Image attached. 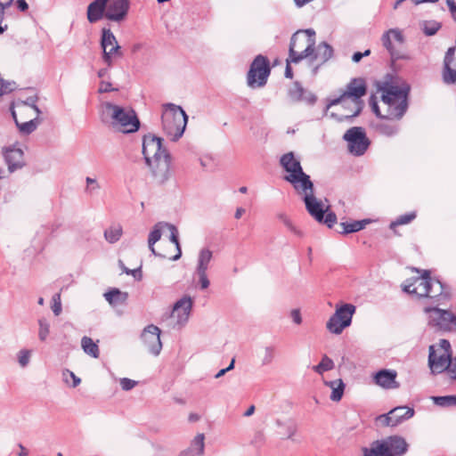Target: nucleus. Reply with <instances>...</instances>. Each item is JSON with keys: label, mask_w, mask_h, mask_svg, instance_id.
Instances as JSON below:
<instances>
[{"label": "nucleus", "mask_w": 456, "mask_h": 456, "mask_svg": "<svg viewBox=\"0 0 456 456\" xmlns=\"http://www.w3.org/2000/svg\"><path fill=\"white\" fill-rule=\"evenodd\" d=\"M379 90L381 92V102L385 108V114H381L374 97H371L370 104L373 112L379 118L374 124V128L379 134L391 137L398 133V121L407 110V96L410 87L406 85L399 86L393 84H386Z\"/></svg>", "instance_id": "nucleus-1"}, {"label": "nucleus", "mask_w": 456, "mask_h": 456, "mask_svg": "<svg viewBox=\"0 0 456 456\" xmlns=\"http://www.w3.org/2000/svg\"><path fill=\"white\" fill-rule=\"evenodd\" d=\"M101 118L103 123L109 124L113 130L123 134H132L140 128V121L134 110L111 102L102 104Z\"/></svg>", "instance_id": "nucleus-4"}, {"label": "nucleus", "mask_w": 456, "mask_h": 456, "mask_svg": "<svg viewBox=\"0 0 456 456\" xmlns=\"http://www.w3.org/2000/svg\"><path fill=\"white\" fill-rule=\"evenodd\" d=\"M51 308L55 316H59L61 314L62 306L60 293H56L53 296Z\"/></svg>", "instance_id": "nucleus-47"}, {"label": "nucleus", "mask_w": 456, "mask_h": 456, "mask_svg": "<svg viewBox=\"0 0 456 456\" xmlns=\"http://www.w3.org/2000/svg\"><path fill=\"white\" fill-rule=\"evenodd\" d=\"M302 200L310 216L316 221H321L322 219V214L325 213L326 208L322 201L315 197L314 192L305 194V197H303Z\"/></svg>", "instance_id": "nucleus-26"}, {"label": "nucleus", "mask_w": 456, "mask_h": 456, "mask_svg": "<svg viewBox=\"0 0 456 456\" xmlns=\"http://www.w3.org/2000/svg\"><path fill=\"white\" fill-rule=\"evenodd\" d=\"M62 379L66 384L69 383V379L72 380V387H77L81 382V379L78 377H77L73 371L69 370H64L62 371Z\"/></svg>", "instance_id": "nucleus-45"}, {"label": "nucleus", "mask_w": 456, "mask_h": 456, "mask_svg": "<svg viewBox=\"0 0 456 456\" xmlns=\"http://www.w3.org/2000/svg\"><path fill=\"white\" fill-rule=\"evenodd\" d=\"M452 353L451 344L446 339H441L438 344L429 346L428 365L432 373L452 371Z\"/></svg>", "instance_id": "nucleus-9"}, {"label": "nucleus", "mask_w": 456, "mask_h": 456, "mask_svg": "<svg viewBox=\"0 0 456 456\" xmlns=\"http://www.w3.org/2000/svg\"><path fill=\"white\" fill-rule=\"evenodd\" d=\"M414 409L408 406H397L388 413L379 416L378 419L387 427H395L411 419L414 415Z\"/></svg>", "instance_id": "nucleus-16"}, {"label": "nucleus", "mask_w": 456, "mask_h": 456, "mask_svg": "<svg viewBox=\"0 0 456 456\" xmlns=\"http://www.w3.org/2000/svg\"><path fill=\"white\" fill-rule=\"evenodd\" d=\"M162 128L167 138L177 141L184 133L188 117L182 107L174 103L163 105Z\"/></svg>", "instance_id": "nucleus-5"}, {"label": "nucleus", "mask_w": 456, "mask_h": 456, "mask_svg": "<svg viewBox=\"0 0 456 456\" xmlns=\"http://www.w3.org/2000/svg\"><path fill=\"white\" fill-rule=\"evenodd\" d=\"M186 450L203 456L205 452V435L202 433L196 435Z\"/></svg>", "instance_id": "nucleus-35"}, {"label": "nucleus", "mask_w": 456, "mask_h": 456, "mask_svg": "<svg viewBox=\"0 0 456 456\" xmlns=\"http://www.w3.org/2000/svg\"><path fill=\"white\" fill-rule=\"evenodd\" d=\"M212 257L213 252L208 248H202L199 252L195 273L199 278L201 289H206L209 287L210 281L207 272L209 268Z\"/></svg>", "instance_id": "nucleus-17"}, {"label": "nucleus", "mask_w": 456, "mask_h": 456, "mask_svg": "<svg viewBox=\"0 0 456 456\" xmlns=\"http://www.w3.org/2000/svg\"><path fill=\"white\" fill-rule=\"evenodd\" d=\"M440 24L436 21H425L422 25V29L425 35L433 36L440 28Z\"/></svg>", "instance_id": "nucleus-44"}, {"label": "nucleus", "mask_w": 456, "mask_h": 456, "mask_svg": "<svg viewBox=\"0 0 456 456\" xmlns=\"http://www.w3.org/2000/svg\"><path fill=\"white\" fill-rule=\"evenodd\" d=\"M142 154L155 182L159 184L165 183L171 175V159L162 145V139L153 134L145 135L142 140Z\"/></svg>", "instance_id": "nucleus-2"}, {"label": "nucleus", "mask_w": 456, "mask_h": 456, "mask_svg": "<svg viewBox=\"0 0 456 456\" xmlns=\"http://www.w3.org/2000/svg\"><path fill=\"white\" fill-rule=\"evenodd\" d=\"M17 357L20 366L25 368L30 362L31 351L28 349H21L19 351Z\"/></svg>", "instance_id": "nucleus-46"}, {"label": "nucleus", "mask_w": 456, "mask_h": 456, "mask_svg": "<svg viewBox=\"0 0 456 456\" xmlns=\"http://www.w3.org/2000/svg\"><path fill=\"white\" fill-rule=\"evenodd\" d=\"M370 221L368 219L361 221L343 222L341 226L343 227L342 233L347 234L351 232H356L362 230Z\"/></svg>", "instance_id": "nucleus-38"}, {"label": "nucleus", "mask_w": 456, "mask_h": 456, "mask_svg": "<svg viewBox=\"0 0 456 456\" xmlns=\"http://www.w3.org/2000/svg\"><path fill=\"white\" fill-rule=\"evenodd\" d=\"M81 346L86 354L94 358L99 357L100 352L98 345L94 343L91 338L86 336L83 337L81 339Z\"/></svg>", "instance_id": "nucleus-37"}, {"label": "nucleus", "mask_w": 456, "mask_h": 456, "mask_svg": "<svg viewBox=\"0 0 456 456\" xmlns=\"http://www.w3.org/2000/svg\"><path fill=\"white\" fill-rule=\"evenodd\" d=\"M276 424L278 427L284 429V432L281 434L285 438L293 442H298V440L296 438V435L297 433V426L293 420L289 419L286 421H281L278 419Z\"/></svg>", "instance_id": "nucleus-31"}, {"label": "nucleus", "mask_w": 456, "mask_h": 456, "mask_svg": "<svg viewBox=\"0 0 456 456\" xmlns=\"http://www.w3.org/2000/svg\"><path fill=\"white\" fill-rule=\"evenodd\" d=\"M424 312L431 328L443 331L456 330V316L452 312L438 307H425Z\"/></svg>", "instance_id": "nucleus-11"}, {"label": "nucleus", "mask_w": 456, "mask_h": 456, "mask_svg": "<svg viewBox=\"0 0 456 456\" xmlns=\"http://www.w3.org/2000/svg\"><path fill=\"white\" fill-rule=\"evenodd\" d=\"M442 77L447 85L456 83V46L450 47L445 53Z\"/></svg>", "instance_id": "nucleus-22"}, {"label": "nucleus", "mask_w": 456, "mask_h": 456, "mask_svg": "<svg viewBox=\"0 0 456 456\" xmlns=\"http://www.w3.org/2000/svg\"><path fill=\"white\" fill-rule=\"evenodd\" d=\"M397 372L395 370H380L374 376L375 383L385 389H395L400 387L396 381Z\"/></svg>", "instance_id": "nucleus-25"}, {"label": "nucleus", "mask_w": 456, "mask_h": 456, "mask_svg": "<svg viewBox=\"0 0 456 456\" xmlns=\"http://www.w3.org/2000/svg\"><path fill=\"white\" fill-rule=\"evenodd\" d=\"M244 213H245V209L243 208H238L235 211L234 217L236 219H240Z\"/></svg>", "instance_id": "nucleus-62"}, {"label": "nucleus", "mask_w": 456, "mask_h": 456, "mask_svg": "<svg viewBox=\"0 0 456 456\" xmlns=\"http://www.w3.org/2000/svg\"><path fill=\"white\" fill-rule=\"evenodd\" d=\"M403 290L419 297L436 298L443 295L444 286L440 281L432 279L429 271H423L421 276L407 280Z\"/></svg>", "instance_id": "nucleus-6"}, {"label": "nucleus", "mask_w": 456, "mask_h": 456, "mask_svg": "<svg viewBox=\"0 0 456 456\" xmlns=\"http://www.w3.org/2000/svg\"><path fill=\"white\" fill-rule=\"evenodd\" d=\"M290 315H291V318H292L293 322L296 324L299 325V324L302 323V317H301L300 311L298 309H293L291 311Z\"/></svg>", "instance_id": "nucleus-56"}, {"label": "nucleus", "mask_w": 456, "mask_h": 456, "mask_svg": "<svg viewBox=\"0 0 456 456\" xmlns=\"http://www.w3.org/2000/svg\"><path fill=\"white\" fill-rule=\"evenodd\" d=\"M447 6L452 14V19L456 21V3L454 0H446Z\"/></svg>", "instance_id": "nucleus-57"}, {"label": "nucleus", "mask_w": 456, "mask_h": 456, "mask_svg": "<svg viewBox=\"0 0 456 456\" xmlns=\"http://www.w3.org/2000/svg\"><path fill=\"white\" fill-rule=\"evenodd\" d=\"M178 456H201V455L192 453L191 452H188L187 450H183V452H180V454Z\"/></svg>", "instance_id": "nucleus-64"}, {"label": "nucleus", "mask_w": 456, "mask_h": 456, "mask_svg": "<svg viewBox=\"0 0 456 456\" xmlns=\"http://www.w3.org/2000/svg\"><path fill=\"white\" fill-rule=\"evenodd\" d=\"M370 54V50H365L363 53L356 52L353 54L352 60L354 62H359L362 57L369 56Z\"/></svg>", "instance_id": "nucleus-55"}, {"label": "nucleus", "mask_w": 456, "mask_h": 456, "mask_svg": "<svg viewBox=\"0 0 456 456\" xmlns=\"http://www.w3.org/2000/svg\"><path fill=\"white\" fill-rule=\"evenodd\" d=\"M4 159L10 173L20 169L25 166L24 152L21 149L10 147L4 151Z\"/></svg>", "instance_id": "nucleus-24"}, {"label": "nucleus", "mask_w": 456, "mask_h": 456, "mask_svg": "<svg viewBox=\"0 0 456 456\" xmlns=\"http://www.w3.org/2000/svg\"><path fill=\"white\" fill-rule=\"evenodd\" d=\"M108 0H94L87 7V20L90 23H95L105 18Z\"/></svg>", "instance_id": "nucleus-28"}, {"label": "nucleus", "mask_w": 456, "mask_h": 456, "mask_svg": "<svg viewBox=\"0 0 456 456\" xmlns=\"http://www.w3.org/2000/svg\"><path fill=\"white\" fill-rule=\"evenodd\" d=\"M280 164L288 173L287 175H296L304 171L299 159L295 157L293 152L283 154L281 157Z\"/></svg>", "instance_id": "nucleus-27"}, {"label": "nucleus", "mask_w": 456, "mask_h": 456, "mask_svg": "<svg viewBox=\"0 0 456 456\" xmlns=\"http://www.w3.org/2000/svg\"><path fill=\"white\" fill-rule=\"evenodd\" d=\"M334 366V362L327 355H323L320 363L314 366L313 370L318 374H322L325 371L332 370Z\"/></svg>", "instance_id": "nucleus-39"}, {"label": "nucleus", "mask_w": 456, "mask_h": 456, "mask_svg": "<svg viewBox=\"0 0 456 456\" xmlns=\"http://www.w3.org/2000/svg\"><path fill=\"white\" fill-rule=\"evenodd\" d=\"M407 450L405 439L398 436L376 440L370 447L362 448L363 456H403Z\"/></svg>", "instance_id": "nucleus-7"}, {"label": "nucleus", "mask_w": 456, "mask_h": 456, "mask_svg": "<svg viewBox=\"0 0 456 456\" xmlns=\"http://www.w3.org/2000/svg\"><path fill=\"white\" fill-rule=\"evenodd\" d=\"M104 297L109 304L118 305L125 303L128 297V294L120 291L118 289H112L104 293Z\"/></svg>", "instance_id": "nucleus-34"}, {"label": "nucleus", "mask_w": 456, "mask_h": 456, "mask_svg": "<svg viewBox=\"0 0 456 456\" xmlns=\"http://www.w3.org/2000/svg\"><path fill=\"white\" fill-rule=\"evenodd\" d=\"M38 338L40 341L44 342L47 339L50 334V322L46 318H40L38 320Z\"/></svg>", "instance_id": "nucleus-40"}, {"label": "nucleus", "mask_w": 456, "mask_h": 456, "mask_svg": "<svg viewBox=\"0 0 456 456\" xmlns=\"http://www.w3.org/2000/svg\"><path fill=\"white\" fill-rule=\"evenodd\" d=\"M255 412V406L254 405H250L248 407V409L244 412V416L245 417H250L251 415H253Z\"/></svg>", "instance_id": "nucleus-63"}, {"label": "nucleus", "mask_w": 456, "mask_h": 456, "mask_svg": "<svg viewBox=\"0 0 456 456\" xmlns=\"http://www.w3.org/2000/svg\"><path fill=\"white\" fill-rule=\"evenodd\" d=\"M366 90V83L362 78H353L338 97L330 100L326 107V112L328 113L331 107L340 105L346 111L339 115L330 112V116L331 118L338 121H344L358 116L363 107L361 98L365 95Z\"/></svg>", "instance_id": "nucleus-3"}, {"label": "nucleus", "mask_w": 456, "mask_h": 456, "mask_svg": "<svg viewBox=\"0 0 456 456\" xmlns=\"http://www.w3.org/2000/svg\"><path fill=\"white\" fill-rule=\"evenodd\" d=\"M18 446L20 450V452L18 453V455L19 456H28V450L21 444H19Z\"/></svg>", "instance_id": "nucleus-61"}, {"label": "nucleus", "mask_w": 456, "mask_h": 456, "mask_svg": "<svg viewBox=\"0 0 456 456\" xmlns=\"http://www.w3.org/2000/svg\"><path fill=\"white\" fill-rule=\"evenodd\" d=\"M276 354V349L273 346H267L264 348V353L261 360V363L263 366L270 365Z\"/></svg>", "instance_id": "nucleus-41"}, {"label": "nucleus", "mask_w": 456, "mask_h": 456, "mask_svg": "<svg viewBox=\"0 0 456 456\" xmlns=\"http://www.w3.org/2000/svg\"><path fill=\"white\" fill-rule=\"evenodd\" d=\"M119 383L122 389L125 391H129L133 389L137 384L135 380L130 379L128 378L120 379Z\"/></svg>", "instance_id": "nucleus-53"}, {"label": "nucleus", "mask_w": 456, "mask_h": 456, "mask_svg": "<svg viewBox=\"0 0 456 456\" xmlns=\"http://www.w3.org/2000/svg\"><path fill=\"white\" fill-rule=\"evenodd\" d=\"M284 180L293 186L294 190L302 199L305 197V194L314 192V183L310 176L304 171L296 175H285Z\"/></svg>", "instance_id": "nucleus-21"}, {"label": "nucleus", "mask_w": 456, "mask_h": 456, "mask_svg": "<svg viewBox=\"0 0 456 456\" xmlns=\"http://www.w3.org/2000/svg\"><path fill=\"white\" fill-rule=\"evenodd\" d=\"M191 307L192 300L190 297H183L174 305L170 316L175 321L174 328L180 329L188 322Z\"/></svg>", "instance_id": "nucleus-18"}, {"label": "nucleus", "mask_w": 456, "mask_h": 456, "mask_svg": "<svg viewBox=\"0 0 456 456\" xmlns=\"http://www.w3.org/2000/svg\"><path fill=\"white\" fill-rule=\"evenodd\" d=\"M289 97L295 102H305L308 104H314L316 102V96L305 91L298 82H296L293 88L289 90Z\"/></svg>", "instance_id": "nucleus-30"}, {"label": "nucleus", "mask_w": 456, "mask_h": 456, "mask_svg": "<svg viewBox=\"0 0 456 456\" xmlns=\"http://www.w3.org/2000/svg\"><path fill=\"white\" fill-rule=\"evenodd\" d=\"M12 116L15 121L16 126L19 128V131L23 134H29L32 132H34L37 129L39 123L38 120H37V118H33L28 121L20 123L17 119L16 112L13 110H12Z\"/></svg>", "instance_id": "nucleus-33"}, {"label": "nucleus", "mask_w": 456, "mask_h": 456, "mask_svg": "<svg viewBox=\"0 0 456 456\" xmlns=\"http://www.w3.org/2000/svg\"><path fill=\"white\" fill-rule=\"evenodd\" d=\"M290 63H293L292 61H290V57L286 60V69H285V77L288 78L293 77V71L292 68L290 66Z\"/></svg>", "instance_id": "nucleus-58"}, {"label": "nucleus", "mask_w": 456, "mask_h": 456, "mask_svg": "<svg viewBox=\"0 0 456 456\" xmlns=\"http://www.w3.org/2000/svg\"><path fill=\"white\" fill-rule=\"evenodd\" d=\"M101 47L102 48V61L108 68L111 67L117 59L123 56L121 47L110 28H103L102 29Z\"/></svg>", "instance_id": "nucleus-12"}, {"label": "nucleus", "mask_w": 456, "mask_h": 456, "mask_svg": "<svg viewBox=\"0 0 456 456\" xmlns=\"http://www.w3.org/2000/svg\"><path fill=\"white\" fill-rule=\"evenodd\" d=\"M434 402L439 406L456 405V395H445L434 397Z\"/></svg>", "instance_id": "nucleus-43"}, {"label": "nucleus", "mask_w": 456, "mask_h": 456, "mask_svg": "<svg viewBox=\"0 0 456 456\" xmlns=\"http://www.w3.org/2000/svg\"><path fill=\"white\" fill-rule=\"evenodd\" d=\"M160 332L159 327L151 324L144 328L141 335L144 345L153 355H159L162 349Z\"/></svg>", "instance_id": "nucleus-19"}, {"label": "nucleus", "mask_w": 456, "mask_h": 456, "mask_svg": "<svg viewBox=\"0 0 456 456\" xmlns=\"http://www.w3.org/2000/svg\"><path fill=\"white\" fill-rule=\"evenodd\" d=\"M324 384L332 390L330 396V400L333 402L340 401L345 390V384L343 380L338 379L331 381H325Z\"/></svg>", "instance_id": "nucleus-32"}, {"label": "nucleus", "mask_w": 456, "mask_h": 456, "mask_svg": "<svg viewBox=\"0 0 456 456\" xmlns=\"http://www.w3.org/2000/svg\"><path fill=\"white\" fill-rule=\"evenodd\" d=\"M355 306L352 304L337 305L335 313L330 317L326 323L327 330L335 335H339L352 323Z\"/></svg>", "instance_id": "nucleus-10"}, {"label": "nucleus", "mask_w": 456, "mask_h": 456, "mask_svg": "<svg viewBox=\"0 0 456 456\" xmlns=\"http://www.w3.org/2000/svg\"><path fill=\"white\" fill-rule=\"evenodd\" d=\"M167 227L170 231V240L175 245L177 253L171 258L174 261L178 260L182 256V249L178 240V231L176 227L171 224L159 222L156 224L152 229V231L149 234L148 238V246L151 253L157 256V252L155 250L154 245L157 241H159L162 235L163 228Z\"/></svg>", "instance_id": "nucleus-14"}, {"label": "nucleus", "mask_w": 456, "mask_h": 456, "mask_svg": "<svg viewBox=\"0 0 456 456\" xmlns=\"http://www.w3.org/2000/svg\"><path fill=\"white\" fill-rule=\"evenodd\" d=\"M129 6L128 0H108L105 18L111 21L121 22L126 18Z\"/></svg>", "instance_id": "nucleus-20"}, {"label": "nucleus", "mask_w": 456, "mask_h": 456, "mask_svg": "<svg viewBox=\"0 0 456 456\" xmlns=\"http://www.w3.org/2000/svg\"><path fill=\"white\" fill-rule=\"evenodd\" d=\"M382 44L386 47V49L390 53L392 58L394 59H405V56L400 55L399 53L395 51V44L399 45L403 43V37L402 32L397 28H391L383 34Z\"/></svg>", "instance_id": "nucleus-23"}, {"label": "nucleus", "mask_w": 456, "mask_h": 456, "mask_svg": "<svg viewBox=\"0 0 456 456\" xmlns=\"http://www.w3.org/2000/svg\"><path fill=\"white\" fill-rule=\"evenodd\" d=\"M343 138L347 142L349 151L355 156L363 155L370 145L365 132L359 126L348 129Z\"/></svg>", "instance_id": "nucleus-15"}, {"label": "nucleus", "mask_w": 456, "mask_h": 456, "mask_svg": "<svg viewBox=\"0 0 456 456\" xmlns=\"http://www.w3.org/2000/svg\"><path fill=\"white\" fill-rule=\"evenodd\" d=\"M415 217H416L415 212H410V213L402 215V216H398L395 221L392 222L390 226H391V228H393L394 226L407 224L411 223L412 220H414Z\"/></svg>", "instance_id": "nucleus-42"}, {"label": "nucleus", "mask_w": 456, "mask_h": 456, "mask_svg": "<svg viewBox=\"0 0 456 456\" xmlns=\"http://www.w3.org/2000/svg\"><path fill=\"white\" fill-rule=\"evenodd\" d=\"M119 265L124 273H126V274L133 275L137 280H141L142 273H141L140 268L133 269V270L128 269L127 267L125 266L124 263L121 260H119Z\"/></svg>", "instance_id": "nucleus-52"}, {"label": "nucleus", "mask_w": 456, "mask_h": 456, "mask_svg": "<svg viewBox=\"0 0 456 456\" xmlns=\"http://www.w3.org/2000/svg\"><path fill=\"white\" fill-rule=\"evenodd\" d=\"M116 89L112 87V85L110 82H108V81H102L100 83V86H99V92L100 93H108V92H112V91H115Z\"/></svg>", "instance_id": "nucleus-54"}, {"label": "nucleus", "mask_w": 456, "mask_h": 456, "mask_svg": "<svg viewBox=\"0 0 456 456\" xmlns=\"http://www.w3.org/2000/svg\"><path fill=\"white\" fill-rule=\"evenodd\" d=\"M270 75L269 61L266 57L257 55L250 65L248 73V84L251 87L263 86Z\"/></svg>", "instance_id": "nucleus-13"}, {"label": "nucleus", "mask_w": 456, "mask_h": 456, "mask_svg": "<svg viewBox=\"0 0 456 456\" xmlns=\"http://www.w3.org/2000/svg\"><path fill=\"white\" fill-rule=\"evenodd\" d=\"M123 234L122 226L118 224L110 225L104 231L105 240L110 243H116L118 241Z\"/></svg>", "instance_id": "nucleus-36"}, {"label": "nucleus", "mask_w": 456, "mask_h": 456, "mask_svg": "<svg viewBox=\"0 0 456 456\" xmlns=\"http://www.w3.org/2000/svg\"><path fill=\"white\" fill-rule=\"evenodd\" d=\"M333 56V48L326 42L318 45L316 49L314 47V53L309 58L311 61H317L319 65L324 64Z\"/></svg>", "instance_id": "nucleus-29"}, {"label": "nucleus", "mask_w": 456, "mask_h": 456, "mask_svg": "<svg viewBox=\"0 0 456 456\" xmlns=\"http://www.w3.org/2000/svg\"><path fill=\"white\" fill-rule=\"evenodd\" d=\"M315 32L313 29L298 30L290 39L289 55L293 63H298L314 53Z\"/></svg>", "instance_id": "nucleus-8"}, {"label": "nucleus", "mask_w": 456, "mask_h": 456, "mask_svg": "<svg viewBox=\"0 0 456 456\" xmlns=\"http://www.w3.org/2000/svg\"><path fill=\"white\" fill-rule=\"evenodd\" d=\"M16 5L17 8L21 12H25L28 9V4L26 0H17Z\"/></svg>", "instance_id": "nucleus-59"}, {"label": "nucleus", "mask_w": 456, "mask_h": 456, "mask_svg": "<svg viewBox=\"0 0 456 456\" xmlns=\"http://www.w3.org/2000/svg\"><path fill=\"white\" fill-rule=\"evenodd\" d=\"M38 97L35 95H31L27 97L25 100H18L16 102V106L19 109H24L25 107H30L32 108L37 102Z\"/></svg>", "instance_id": "nucleus-49"}, {"label": "nucleus", "mask_w": 456, "mask_h": 456, "mask_svg": "<svg viewBox=\"0 0 456 456\" xmlns=\"http://www.w3.org/2000/svg\"><path fill=\"white\" fill-rule=\"evenodd\" d=\"M318 223L325 224L328 227H332L337 222V216L333 212H328V207L325 208V213L322 214V219L317 221Z\"/></svg>", "instance_id": "nucleus-48"}, {"label": "nucleus", "mask_w": 456, "mask_h": 456, "mask_svg": "<svg viewBox=\"0 0 456 456\" xmlns=\"http://www.w3.org/2000/svg\"><path fill=\"white\" fill-rule=\"evenodd\" d=\"M450 377L453 379H456V357L453 358Z\"/></svg>", "instance_id": "nucleus-60"}, {"label": "nucleus", "mask_w": 456, "mask_h": 456, "mask_svg": "<svg viewBox=\"0 0 456 456\" xmlns=\"http://www.w3.org/2000/svg\"><path fill=\"white\" fill-rule=\"evenodd\" d=\"M86 191L88 192V193H92V192H94L95 191H98L100 189L99 183L94 178L86 177Z\"/></svg>", "instance_id": "nucleus-51"}, {"label": "nucleus", "mask_w": 456, "mask_h": 456, "mask_svg": "<svg viewBox=\"0 0 456 456\" xmlns=\"http://www.w3.org/2000/svg\"><path fill=\"white\" fill-rule=\"evenodd\" d=\"M279 219L284 224V225L292 232H294L295 234H297V235H301V232L293 224L292 221L290 220V218L285 215V214H281L279 215Z\"/></svg>", "instance_id": "nucleus-50"}]
</instances>
